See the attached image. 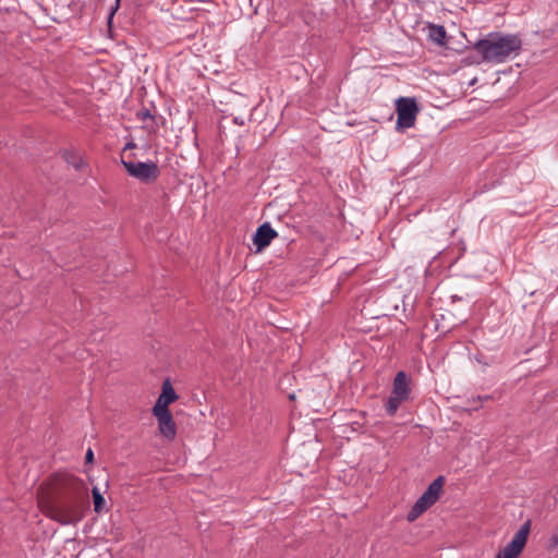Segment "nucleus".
Wrapping results in <instances>:
<instances>
[{
    "label": "nucleus",
    "instance_id": "nucleus-1",
    "mask_svg": "<svg viewBox=\"0 0 558 558\" xmlns=\"http://www.w3.org/2000/svg\"><path fill=\"white\" fill-rule=\"evenodd\" d=\"M54 487L58 497L49 507V515L63 525L77 523L88 500L87 485L81 478L63 473L56 476Z\"/></svg>",
    "mask_w": 558,
    "mask_h": 558
},
{
    "label": "nucleus",
    "instance_id": "nucleus-2",
    "mask_svg": "<svg viewBox=\"0 0 558 558\" xmlns=\"http://www.w3.org/2000/svg\"><path fill=\"white\" fill-rule=\"evenodd\" d=\"M475 51L488 63H504L518 57L522 39L517 34L489 33L474 45Z\"/></svg>",
    "mask_w": 558,
    "mask_h": 558
},
{
    "label": "nucleus",
    "instance_id": "nucleus-3",
    "mask_svg": "<svg viewBox=\"0 0 558 558\" xmlns=\"http://www.w3.org/2000/svg\"><path fill=\"white\" fill-rule=\"evenodd\" d=\"M411 378L405 372L400 371L393 378L392 390L385 403V409L390 416H393L400 405L408 401L411 395Z\"/></svg>",
    "mask_w": 558,
    "mask_h": 558
},
{
    "label": "nucleus",
    "instance_id": "nucleus-4",
    "mask_svg": "<svg viewBox=\"0 0 558 558\" xmlns=\"http://www.w3.org/2000/svg\"><path fill=\"white\" fill-rule=\"evenodd\" d=\"M444 477L438 476L428 485L427 489L422 494V496L416 500L411 510L408 512V521H415L423 512H425L438 500L444 486Z\"/></svg>",
    "mask_w": 558,
    "mask_h": 558
},
{
    "label": "nucleus",
    "instance_id": "nucleus-5",
    "mask_svg": "<svg viewBox=\"0 0 558 558\" xmlns=\"http://www.w3.org/2000/svg\"><path fill=\"white\" fill-rule=\"evenodd\" d=\"M532 521L526 520L514 533L512 539L497 553L495 558H518L526 545Z\"/></svg>",
    "mask_w": 558,
    "mask_h": 558
},
{
    "label": "nucleus",
    "instance_id": "nucleus-6",
    "mask_svg": "<svg viewBox=\"0 0 558 558\" xmlns=\"http://www.w3.org/2000/svg\"><path fill=\"white\" fill-rule=\"evenodd\" d=\"M121 163L131 177L140 180L141 182L148 183L155 181L159 175L158 166L151 160L134 162L128 161L122 157Z\"/></svg>",
    "mask_w": 558,
    "mask_h": 558
},
{
    "label": "nucleus",
    "instance_id": "nucleus-7",
    "mask_svg": "<svg viewBox=\"0 0 558 558\" xmlns=\"http://www.w3.org/2000/svg\"><path fill=\"white\" fill-rule=\"evenodd\" d=\"M418 112L417 104L413 98L401 97L397 100V129L412 128Z\"/></svg>",
    "mask_w": 558,
    "mask_h": 558
},
{
    "label": "nucleus",
    "instance_id": "nucleus-8",
    "mask_svg": "<svg viewBox=\"0 0 558 558\" xmlns=\"http://www.w3.org/2000/svg\"><path fill=\"white\" fill-rule=\"evenodd\" d=\"M153 414L158 421L160 434L168 439H173L177 434V427L170 410H153Z\"/></svg>",
    "mask_w": 558,
    "mask_h": 558
},
{
    "label": "nucleus",
    "instance_id": "nucleus-9",
    "mask_svg": "<svg viewBox=\"0 0 558 558\" xmlns=\"http://www.w3.org/2000/svg\"><path fill=\"white\" fill-rule=\"evenodd\" d=\"M278 235L269 222L260 225L255 234L253 235V243L256 246V252H260Z\"/></svg>",
    "mask_w": 558,
    "mask_h": 558
},
{
    "label": "nucleus",
    "instance_id": "nucleus-10",
    "mask_svg": "<svg viewBox=\"0 0 558 558\" xmlns=\"http://www.w3.org/2000/svg\"><path fill=\"white\" fill-rule=\"evenodd\" d=\"M178 399V395L169 380L162 384V391L158 397L153 410H169L168 405Z\"/></svg>",
    "mask_w": 558,
    "mask_h": 558
},
{
    "label": "nucleus",
    "instance_id": "nucleus-11",
    "mask_svg": "<svg viewBox=\"0 0 558 558\" xmlns=\"http://www.w3.org/2000/svg\"><path fill=\"white\" fill-rule=\"evenodd\" d=\"M446 35L447 33L444 26L435 24L429 26V38L434 43L442 45L445 43Z\"/></svg>",
    "mask_w": 558,
    "mask_h": 558
},
{
    "label": "nucleus",
    "instance_id": "nucleus-12",
    "mask_svg": "<svg viewBox=\"0 0 558 558\" xmlns=\"http://www.w3.org/2000/svg\"><path fill=\"white\" fill-rule=\"evenodd\" d=\"M63 158L66 163L73 166L76 170H81L84 166L83 159L75 151H64Z\"/></svg>",
    "mask_w": 558,
    "mask_h": 558
},
{
    "label": "nucleus",
    "instance_id": "nucleus-13",
    "mask_svg": "<svg viewBox=\"0 0 558 558\" xmlns=\"http://www.w3.org/2000/svg\"><path fill=\"white\" fill-rule=\"evenodd\" d=\"M92 492L94 498V510L99 513L102 511L105 498L102 497L98 487H94Z\"/></svg>",
    "mask_w": 558,
    "mask_h": 558
},
{
    "label": "nucleus",
    "instance_id": "nucleus-14",
    "mask_svg": "<svg viewBox=\"0 0 558 558\" xmlns=\"http://www.w3.org/2000/svg\"><path fill=\"white\" fill-rule=\"evenodd\" d=\"M136 118L141 121H146V120L155 121L156 116L149 109L142 108L141 110H138L136 112Z\"/></svg>",
    "mask_w": 558,
    "mask_h": 558
},
{
    "label": "nucleus",
    "instance_id": "nucleus-15",
    "mask_svg": "<svg viewBox=\"0 0 558 558\" xmlns=\"http://www.w3.org/2000/svg\"><path fill=\"white\" fill-rule=\"evenodd\" d=\"M85 461L86 463H92L94 461V452L90 448H88L86 451Z\"/></svg>",
    "mask_w": 558,
    "mask_h": 558
},
{
    "label": "nucleus",
    "instance_id": "nucleus-16",
    "mask_svg": "<svg viewBox=\"0 0 558 558\" xmlns=\"http://www.w3.org/2000/svg\"><path fill=\"white\" fill-rule=\"evenodd\" d=\"M136 147V144L134 142H128L123 147V153L130 149H133Z\"/></svg>",
    "mask_w": 558,
    "mask_h": 558
},
{
    "label": "nucleus",
    "instance_id": "nucleus-17",
    "mask_svg": "<svg viewBox=\"0 0 558 558\" xmlns=\"http://www.w3.org/2000/svg\"><path fill=\"white\" fill-rule=\"evenodd\" d=\"M119 2H120V0H117V1H116V5H114V8H113V9L111 10V12L109 13V20H111V19L113 17V15H114L116 11L118 10V8H119Z\"/></svg>",
    "mask_w": 558,
    "mask_h": 558
},
{
    "label": "nucleus",
    "instance_id": "nucleus-18",
    "mask_svg": "<svg viewBox=\"0 0 558 558\" xmlns=\"http://www.w3.org/2000/svg\"><path fill=\"white\" fill-rule=\"evenodd\" d=\"M234 123L239 124V125H243L244 124V121L240 118H234Z\"/></svg>",
    "mask_w": 558,
    "mask_h": 558
}]
</instances>
